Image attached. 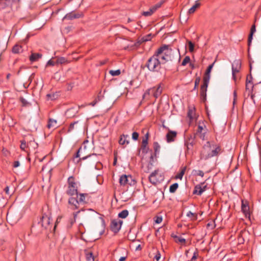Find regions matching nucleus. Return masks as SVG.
I'll return each mask as SVG.
<instances>
[{
  "label": "nucleus",
  "instance_id": "nucleus-27",
  "mask_svg": "<svg viewBox=\"0 0 261 261\" xmlns=\"http://www.w3.org/2000/svg\"><path fill=\"white\" fill-rule=\"evenodd\" d=\"M252 76L251 74L250 73L249 75L247 76L246 81V89L249 90L250 88H249V84H250V88H253V85L252 83Z\"/></svg>",
  "mask_w": 261,
  "mask_h": 261
},
{
  "label": "nucleus",
  "instance_id": "nucleus-61",
  "mask_svg": "<svg viewBox=\"0 0 261 261\" xmlns=\"http://www.w3.org/2000/svg\"><path fill=\"white\" fill-rule=\"evenodd\" d=\"M61 217H58L57 218V220H56V224H55V226H54V229H55V228H56V226H57V224L60 222V221L61 220Z\"/></svg>",
  "mask_w": 261,
  "mask_h": 261
},
{
  "label": "nucleus",
  "instance_id": "nucleus-20",
  "mask_svg": "<svg viewBox=\"0 0 261 261\" xmlns=\"http://www.w3.org/2000/svg\"><path fill=\"white\" fill-rule=\"evenodd\" d=\"M177 135V133L175 131L169 130L166 135L167 142L169 143L173 142Z\"/></svg>",
  "mask_w": 261,
  "mask_h": 261
},
{
  "label": "nucleus",
  "instance_id": "nucleus-7",
  "mask_svg": "<svg viewBox=\"0 0 261 261\" xmlns=\"http://www.w3.org/2000/svg\"><path fill=\"white\" fill-rule=\"evenodd\" d=\"M123 221L120 219H114L111 221L110 227L114 233H117L120 229Z\"/></svg>",
  "mask_w": 261,
  "mask_h": 261
},
{
  "label": "nucleus",
  "instance_id": "nucleus-12",
  "mask_svg": "<svg viewBox=\"0 0 261 261\" xmlns=\"http://www.w3.org/2000/svg\"><path fill=\"white\" fill-rule=\"evenodd\" d=\"M158 170H155L150 174L148 177L149 181L152 185H156L157 183L160 182V181L162 180V178L160 179L158 178Z\"/></svg>",
  "mask_w": 261,
  "mask_h": 261
},
{
  "label": "nucleus",
  "instance_id": "nucleus-57",
  "mask_svg": "<svg viewBox=\"0 0 261 261\" xmlns=\"http://www.w3.org/2000/svg\"><path fill=\"white\" fill-rule=\"evenodd\" d=\"M19 162L18 161H14L13 163V167L17 168L19 166Z\"/></svg>",
  "mask_w": 261,
  "mask_h": 261
},
{
  "label": "nucleus",
  "instance_id": "nucleus-53",
  "mask_svg": "<svg viewBox=\"0 0 261 261\" xmlns=\"http://www.w3.org/2000/svg\"><path fill=\"white\" fill-rule=\"evenodd\" d=\"M194 112L192 110H189L188 112V116L190 119H192L193 118V114Z\"/></svg>",
  "mask_w": 261,
  "mask_h": 261
},
{
  "label": "nucleus",
  "instance_id": "nucleus-45",
  "mask_svg": "<svg viewBox=\"0 0 261 261\" xmlns=\"http://www.w3.org/2000/svg\"><path fill=\"white\" fill-rule=\"evenodd\" d=\"M185 168L184 169H183L179 173H178L177 174V175L176 176V178L181 179L182 178V176L185 173Z\"/></svg>",
  "mask_w": 261,
  "mask_h": 261
},
{
  "label": "nucleus",
  "instance_id": "nucleus-18",
  "mask_svg": "<svg viewBox=\"0 0 261 261\" xmlns=\"http://www.w3.org/2000/svg\"><path fill=\"white\" fill-rule=\"evenodd\" d=\"M99 156V155H97L96 154H92L88 155H87L86 156L83 157L82 158H81L80 160H85L87 159H89L90 161L93 163L94 164H95L96 163L98 162V157Z\"/></svg>",
  "mask_w": 261,
  "mask_h": 261
},
{
  "label": "nucleus",
  "instance_id": "nucleus-14",
  "mask_svg": "<svg viewBox=\"0 0 261 261\" xmlns=\"http://www.w3.org/2000/svg\"><path fill=\"white\" fill-rule=\"evenodd\" d=\"M83 16V15L82 13H75L74 11H72L66 14L63 19L72 20L73 19L82 17Z\"/></svg>",
  "mask_w": 261,
  "mask_h": 261
},
{
  "label": "nucleus",
  "instance_id": "nucleus-64",
  "mask_svg": "<svg viewBox=\"0 0 261 261\" xmlns=\"http://www.w3.org/2000/svg\"><path fill=\"white\" fill-rule=\"evenodd\" d=\"M126 256H122L119 259V261H124L126 259Z\"/></svg>",
  "mask_w": 261,
  "mask_h": 261
},
{
  "label": "nucleus",
  "instance_id": "nucleus-60",
  "mask_svg": "<svg viewBox=\"0 0 261 261\" xmlns=\"http://www.w3.org/2000/svg\"><path fill=\"white\" fill-rule=\"evenodd\" d=\"M4 191L5 192V193H6L7 195H10V193H9V187L7 186V187L4 189Z\"/></svg>",
  "mask_w": 261,
  "mask_h": 261
},
{
  "label": "nucleus",
  "instance_id": "nucleus-51",
  "mask_svg": "<svg viewBox=\"0 0 261 261\" xmlns=\"http://www.w3.org/2000/svg\"><path fill=\"white\" fill-rule=\"evenodd\" d=\"M195 174L200 176L201 177H203L204 176V173L201 170H195Z\"/></svg>",
  "mask_w": 261,
  "mask_h": 261
},
{
  "label": "nucleus",
  "instance_id": "nucleus-28",
  "mask_svg": "<svg viewBox=\"0 0 261 261\" xmlns=\"http://www.w3.org/2000/svg\"><path fill=\"white\" fill-rule=\"evenodd\" d=\"M200 6V3L199 2V1H197L195 2V4L189 10L188 13L189 14L194 13L196 9H197Z\"/></svg>",
  "mask_w": 261,
  "mask_h": 261
},
{
  "label": "nucleus",
  "instance_id": "nucleus-32",
  "mask_svg": "<svg viewBox=\"0 0 261 261\" xmlns=\"http://www.w3.org/2000/svg\"><path fill=\"white\" fill-rule=\"evenodd\" d=\"M22 51V46L18 44L15 45L12 48V52L14 54H18Z\"/></svg>",
  "mask_w": 261,
  "mask_h": 261
},
{
  "label": "nucleus",
  "instance_id": "nucleus-36",
  "mask_svg": "<svg viewBox=\"0 0 261 261\" xmlns=\"http://www.w3.org/2000/svg\"><path fill=\"white\" fill-rule=\"evenodd\" d=\"M86 258L87 261H94V256L91 252L86 253Z\"/></svg>",
  "mask_w": 261,
  "mask_h": 261
},
{
  "label": "nucleus",
  "instance_id": "nucleus-22",
  "mask_svg": "<svg viewBox=\"0 0 261 261\" xmlns=\"http://www.w3.org/2000/svg\"><path fill=\"white\" fill-rule=\"evenodd\" d=\"M129 135H121L119 140V143L120 145H127L129 143V141L127 140L129 138Z\"/></svg>",
  "mask_w": 261,
  "mask_h": 261
},
{
  "label": "nucleus",
  "instance_id": "nucleus-23",
  "mask_svg": "<svg viewBox=\"0 0 261 261\" xmlns=\"http://www.w3.org/2000/svg\"><path fill=\"white\" fill-rule=\"evenodd\" d=\"M214 63L213 64L210 65L208 67H207L206 72L205 73L204 76L203 77V81L205 79H208L207 82H209L210 79V72L211 71L212 69L213 68V67L214 66Z\"/></svg>",
  "mask_w": 261,
  "mask_h": 261
},
{
  "label": "nucleus",
  "instance_id": "nucleus-35",
  "mask_svg": "<svg viewBox=\"0 0 261 261\" xmlns=\"http://www.w3.org/2000/svg\"><path fill=\"white\" fill-rule=\"evenodd\" d=\"M128 215V211L127 210H124L118 214V217L124 219L127 217Z\"/></svg>",
  "mask_w": 261,
  "mask_h": 261
},
{
  "label": "nucleus",
  "instance_id": "nucleus-47",
  "mask_svg": "<svg viewBox=\"0 0 261 261\" xmlns=\"http://www.w3.org/2000/svg\"><path fill=\"white\" fill-rule=\"evenodd\" d=\"M189 50L190 52H193L194 49V44L191 41H188Z\"/></svg>",
  "mask_w": 261,
  "mask_h": 261
},
{
  "label": "nucleus",
  "instance_id": "nucleus-50",
  "mask_svg": "<svg viewBox=\"0 0 261 261\" xmlns=\"http://www.w3.org/2000/svg\"><path fill=\"white\" fill-rule=\"evenodd\" d=\"M198 256V251L196 249V251L194 252L193 255L191 259V261H194Z\"/></svg>",
  "mask_w": 261,
  "mask_h": 261
},
{
  "label": "nucleus",
  "instance_id": "nucleus-8",
  "mask_svg": "<svg viewBox=\"0 0 261 261\" xmlns=\"http://www.w3.org/2000/svg\"><path fill=\"white\" fill-rule=\"evenodd\" d=\"M241 68V62L240 60H236L232 64V78L236 81V74L240 71Z\"/></svg>",
  "mask_w": 261,
  "mask_h": 261
},
{
  "label": "nucleus",
  "instance_id": "nucleus-42",
  "mask_svg": "<svg viewBox=\"0 0 261 261\" xmlns=\"http://www.w3.org/2000/svg\"><path fill=\"white\" fill-rule=\"evenodd\" d=\"M109 73L112 76H117L120 74L121 71L120 69H117L116 70H111L109 71Z\"/></svg>",
  "mask_w": 261,
  "mask_h": 261
},
{
  "label": "nucleus",
  "instance_id": "nucleus-52",
  "mask_svg": "<svg viewBox=\"0 0 261 261\" xmlns=\"http://www.w3.org/2000/svg\"><path fill=\"white\" fill-rule=\"evenodd\" d=\"M138 138H139V134L137 132H134L133 134H132V139L134 140H137L138 139Z\"/></svg>",
  "mask_w": 261,
  "mask_h": 261
},
{
  "label": "nucleus",
  "instance_id": "nucleus-5",
  "mask_svg": "<svg viewBox=\"0 0 261 261\" xmlns=\"http://www.w3.org/2000/svg\"><path fill=\"white\" fill-rule=\"evenodd\" d=\"M119 182L121 186H126L127 188L130 186H134L136 184V180L130 175L125 174L121 175L119 179Z\"/></svg>",
  "mask_w": 261,
  "mask_h": 261
},
{
  "label": "nucleus",
  "instance_id": "nucleus-3",
  "mask_svg": "<svg viewBox=\"0 0 261 261\" xmlns=\"http://www.w3.org/2000/svg\"><path fill=\"white\" fill-rule=\"evenodd\" d=\"M162 61L154 54L147 61L145 66L151 72H158L161 68Z\"/></svg>",
  "mask_w": 261,
  "mask_h": 261
},
{
  "label": "nucleus",
  "instance_id": "nucleus-37",
  "mask_svg": "<svg viewBox=\"0 0 261 261\" xmlns=\"http://www.w3.org/2000/svg\"><path fill=\"white\" fill-rule=\"evenodd\" d=\"M160 145L157 142L153 143V149L154 151V154L156 155V154L159 153L160 150Z\"/></svg>",
  "mask_w": 261,
  "mask_h": 261
},
{
  "label": "nucleus",
  "instance_id": "nucleus-2",
  "mask_svg": "<svg viewBox=\"0 0 261 261\" xmlns=\"http://www.w3.org/2000/svg\"><path fill=\"white\" fill-rule=\"evenodd\" d=\"M154 54L161 59L162 63L164 64L169 61L172 60L173 50L169 45H163L154 53Z\"/></svg>",
  "mask_w": 261,
  "mask_h": 261
},
{
  "label": "nucleus",
  "instance_id": "nucleus-58",
  "mask_svg": "<svg viewBox=\"0 0 261 261\" xmlns=\"http://www.w3.org/2000/svg\"><path fill=\"white\" fill-rule=\"evenodd\" d=\"M161 258V254L159 252H158V253H156V254L154 256V259L158 261Z\"/></svg>",
  "mask_w": 261,
  "mask_h": 261
},
{
  "label": "nucleus",
  "instance_id": "nucleus-26",
  "mask_svg": "<svg viewBox=\"0 0 261 261\" xmlns=\"http://www.w3.org/2000/svg\"><path fill=\"white\" fill-rule=\"evenodd\" d=\"M20 142L21 144L20 147L21 149L27 152H29V150L28 142L25 139H23L20 141Z\"/></svg>",
  "mask_w": 261,
  "mask_h": 261
},
{
  "label": "nucleus",
  "instance_id": "nucleus-29",
  "mask_svg": "<svg viewBox=\"0 0 261 261\" xmlns=\"http://www.w3.org/2000/svg\"><path fill=\"white\" fill-rule=\"evenodd\" d=\"M13 0H0V8H5L11 5Z\"/></svg>",
  "mask_w": 261,
  "mask_h": 261
},
{
  "label": "nucleus",
  "instance_id": "nucleus-48",
  "mask_svg": "<svg viewBox=\"0 0 261 261\" xmlns=\"http://www.w3.org/2000/svg\"><path fill=\"white\" fill-rule=\"evenodd\" d=\"M152 163L151 162H150L149 163H148L147 166L146 167V169L144 170V171L146 172H149V171L152 169Z\"/></svg>",
  "mask_w": 261,
  "mask_h": 261
},
{
  "label": "nucleus",
  "instance_id": "nucleus-56",
  "mask_svg": "<svg viewBox=\"0 0 261 261\" xmlns=\"http://www.w3.org/2000/svg\"><path fill=\"white\" fill-rule=\"evenodd\" d=\"M97 102H98V100H97V99H95V100H94L93 101H92V102H90V103H88V105H89V106H92V107H94V106H95V105H96Z\"/></svg>",
  "mask_w": 261,
  "mask_h": 261
},
{
  "label": "nucleus",
  "instance_id": "nucleus-39",
  "mask_svg": "<svg viewBox=\"0 0 261 261\" xmlns=\"http://www.w3.org/2000/svg\"><path fill=\"white\" fill-rule=\"evenodd\" d=\"M187 216L189 218H191L192 220H195L197 218V215L196 213H193L191 211L188 212L187 213Z\"/></svg>",
  "mask_w": 261,
  "mask_h": 261
},
{
  "label": "nucleus",
  "instance_id": "nucleus-13",
  "mask_svg": "<svg viewBox=\"0 0 261 261\" xmlns=\"http://www.w3.org/2000/svg\"><path fill=\"white\" fill-rule=\"evenodd\" d=\"M83 126L82 124L80 122V121H76L72 123H71L70 124L69 126L68 129V132H71L73 130H79L81 129H82Z\"/></svg>",
  "mask_w": 261,
  "mask_h": 261
},
{
  "label": "nucleus",
  "instance_id": "nucleus-63",
  "mask_svg": "<svg viewBox=\"0 0 261 261\" xmlns=\"http://www.w3.org/2000/svg\"><path fill=\"white\" fill-rule=\"evenodd\" d=\"M233 98H234V100H237V94L236 91H234L233 93Z\"/></svg>",
  "mask_w": 261,
  "mask_h": 261
},
{
  "label": "nucleus",
  "instance_id": "nucleus-43",
  "mask_svg": "<svg viewBox=\"0 0 261 261\" xmlns=\"http://www.w3.org/2000/svg\"><path fill=\"white\" fill-rule=\"evenodd\" d=\"M48 100H53L57 98V95L55 93H49L46 95Z\"/></svg>",
  "mask_w": 261,
  "mask_h": 261
},
{
  "label": "nucleus",
  "instance_id": "nucleus-10",
  "mask_svg": "<svg viewBox=\"0 0 261 261\" xmlns=\"http://www.w3.org/2000/svg\"><path fill=\"white\" fill-rule=\"evenodd\" d=\"M208 79H205L203 81V84L200 88V98L203 102H205L206 99V91L209 82H207Z\"/></svg>",
  "mask_w": 261,
  "mask_h": 261
},
{
  "label": "nucleus",
  "instance_id": "nucleus-34",
  "mask_svg": "<svg viewBox=\"0 0 261 261\" xmlns=\"http://www.w3.org/2000/svg\"><path fill=\"white\" fill-rule=\"evenodd\" d=\"M19 101L21 102L22 107H27L31 105V103L28 102L23 97H19Z\"/></svg>",
  "mask_w": 261,
  "mask_h": 261
},
{
  "label": "nucleus",
  "instance_id": "nucleus-4",
  "mask_svg": "<svg viewBox=\"0 0 261 261\" xmlns=\"http://www.w3.org/2000/svg\"><path fill=\"white\" fill-rule=\"evenodd\" d=\"M79 182L76 181L73 176L68 177L67 179V188L66 193L69 196H73L78 193Z\"/></svg>",
  "mask_w": 261,
  "mask_h": 261
},
{
  "label": "nucleus",
  "instance_id": "nucleus-59",
  "mask_svg": "<svg viewBox=\"0 0 261 261\" xmlns=\"http://www.w3.org/2000/svg\"><path fill=\"white\" fill-rule=\"evenodd\" d=\"M55 64V62L51 60H49L47 63V65L54 66Z\"/></svg>",
  "mask_w": 261,
  "mask_h": 261
},
{
  "label": "nucleus",
  "instance_id": "nucleus-11",
  "mask_svg": "<svg viewBox=\"0 0 261 261\" xmlns=\"http://www.w3.org/2000/svg\"><path fill=\"white\" fill-rule=\"evenodd\" d=\"M206 188L207 186L204 185V182L200 183L195 186L193 194L201 195L206 190Z\"/></svg>",
  "mask_w": 261,
  "mask_h": 261
},
{
  "label": "nucleus",
  "instance_id": "nucleus-46",
  "mask_svg": "<svg viewBox=\"0 0 261 261\" xmlns=\"http://www.w3.org/2000/svg\"><path fill=\"white\" fill-rule=\"evenodd\" d=\"M200 77H197L196 79H195V86H194V89L193 90H195L197 88L199 84V83L200 82Z\"/></svg>",
  "mask_w": 261,
  "mask_h": 261
},
{
  "label": "nucleus",
  "instance_id": "nucleus-49",
  "mask_svg": "<svg viewBox=\"0 0 261 261\" xmlns=\"http://www.w3.org/2000/svg\"><path fill=\"white\" fill-rule=\"evenodd\" d=\"M152 92V88L147 89L144 93V94L143 95V98H145L147 96H149L150 94V92Z\"/></svg>",
  "mask_w": 261,
  "mask_h": 261
},
{
  "label": "nucleus",
  "instance_id": "nucleus-30",
  "mask_svg": "<svg viewBox=\"0 0 261 261\" xmlns=\"http://www.w3.org/2000/svg\"><path fill=\"white\" fill-rule=\"evenodd\" d=\"M57 120L50 118L48 120V124H47V127L48 128H51L53 127H56L57 125Z\"/></svg>",
  "mask_w": 261,
  "mask_h": 261
},
{
  "label": "nucleus",
  "instance_id": "nucleus-55",
  "mask_svg": "<svg viewBox=\"0 0 261 261\" xmlns=\"http://www.w3.org/2000/svg\"><path fill=\"white\" fill-rule=\"evenodd\" d=\"M203 129V126L202 125H199L197 130V133L201 134L202 133Z\"/></svg>",
  "mask_w": 261,
  "mask_h": 261
},
{
  "label": "nucleus",
  "instance_id": "nucleus-24",
  "mask_svg": "<svg viewBox=\"0 0 261 261\" xmlns=\"http://www.w3.org/2000/svg\"><path fill=\"white\" fill-rule=\"evenodd\" d=\"M42 55L40 53H32L30 56V60L32 62L38 61L39 59L41 58Z\"/></svg>",
  "mask_w": 261,
  "mask_h": 261
},
{
  "label": "nucleus",
  "instance_id": "nucleus-31",
  "mask_svg": "<svg viewBox=\"0 0 261 261\" xmlns=\"http://www.w3.org/2000/svg\"><path fill=\"white\" fill-rule=\"evenodd\" d=\"M148 141H146V139H143L142 141L141 144V149L143 152H147L148 149L147 147Z\"/></svg>",
  "mask_w": 261,
  "mask_h": 261
},
{
  "label": "nucleus",
  "instance_id": "nucleus-19",
  "mask_svg": "<svg viewBox=\"0 0 261 261\" xmlns=\"http://www.w3.org/2000/svg\"><path fill=\"white\" fill-rule=\"evenodd\" d=\"M83 209H81L77 212H74L73 213V218L69 219L68 221V223L67 224V227L68 228H70L72 227V225L75 222L76 219L77 218L78 214L81 212L83 211Z\"/></svg>",
  "mask_w": 261,
  "mask_h": 261
},
{
  "label": "nucleus",
  "instance_id": "nucleus-25",
  "mask_svg": "<svg viewBox=\"0 0 261 261\" xmlns=\"http://www.w3.org/2000/svg\"><path fill=\"white\" fill-rule=\"evenodd\" d=\"M29 146V150L30 151L31 150H35L38 148V144L34 141V140L27 141Z\"/></svg>",
  "mask_w": 261,
  "mask_h": 261
},
{
  "label": "nucleus",
  "instance_id": "nucleus-62",
  "mask_svg": "<svg viewBox=\"0 0 261 261\" xmlns=\"http://www.w3.org/2000/svg\"><path fill=\"white\" fill-rule=\"evenodd\" d=\"M148 138H149V133L147 132L145 134V137L143 138V139H146V141H148Z\"/></svg>",
  "mask_w": 261,
  "mask_h": 261
},
{
  "label": "nucleus",
  "instance_id": "nucleus-1",
  "mask_svg": "<svg viewBox=\"0 0 261 261\" xmlns=\"http://www.w3.org/2000/svg\"><path fill=\"white\" fill-rule=\"evenodd\" d=\"M221 152L222 149L220 145L214 142L207 141L200 151V158L201 160H207L212 157L218 156Z\"/></svg>",
  "mask_w": 261,
  "mask_h": 261
},
{
  "label": "nucleus",
  "instance_id": "nucleus-44",
  "mask_svg": "<svg viewBox=\"0 0 261 261\" xmlns=\"http://www.w3.org/2000/svg\"><path fill=\"white\" fill-rule=\"evenodd\" d=\"M190 61V58L189 56H186L185 58L184 59L183 61L181 63L182 66H185L188 63H189Z\"/></svg>",
  "mask_w": 261,
  "mask_h": 261
},
{
  "label": "nucleus",
  "instance_id": "nucleus-21",
  "mask_svg": "<svg viewBox=\"0 0 261 261\" xmlns=\"http://www.w3.org/2000/svg\"><path fill=\"white\" fill-rule=\"evenodd\" d=\"M255 32H256V26H255V24L254 23L251 26V29H250V34H249V36H248V45L249 46H250L251 45V42H252V39H253V35L254 33Z\"/></svg>",
  "mask_w": 261,
  "mask_h": 261
},
{
  "label": "nucleus",
  "instance_id": "nucleus-41",
  "mask_svg": "<svg viewBox=\"0 0 261 261\" xmlns=\"http://www.w3.org/2000/svg\"><path fill=\"white\" fill-rule=\"evenodd\" d=\"M57 64H65L67 63V59L64 57H59L57 59Z\"/></svg>",
  "mask_w": 261,
  "mask_h": 261
},
{
  "label": "nucleus",
  "instance_id": "nucleus-16",
  "mask_svg": "<svg viewBox=\"0 0 261 261\" xmlns=\"http://www.w3.org/2000/svg\"><path fill=\"white\" fill-rule=\"evenodd\" d=\"M162 91L161 84H159L156 87L152 88V93L153 97L155 98H158L161 95Z\"/></svg>",
  "mask_w": 261,
  "mask_h": 261
},
{
  "label": "nucleus",
  "instance_id": "nucleus-17",
  "mask_svg": "<svg viewBox=\"0 0 261 261\" xmlns=\"http://www.w3.org/2000/svg\"><path fill=\"white\" fill-rule=\"evenodd\" d=\"M241 209L246 217L250 216L249 206L247 201L242 200Z\"/></svg>",
  "mask_w": 261,
  "mask_h": 261
},
{
  "label": "nucleus",
  "instance_id": "nucleus-9",
  "mask_svg": "<svg viewBox=\"0 0 261 261\" xmlns=\"http://www.w3.org/2000/svg\"><path fill=\"white\" fill-rule=\"evenodd\" d=\"M68 208L72 211L76 210L79 208L80 202L78 201V199L76 197L70 196L68 200Z\"/></svg>",
  "mask_w": 261,
  "mask_h": 261
},
{
  "label": "nucleus",
  "instance_id": "nucleus-40",
  "mask_svg": "<svg viewBox=\"0 0 261 261\" xmlns=\"http://www.w3.org/2000/svg\"><path fill=\"white\" fill-rule=\"evenodd\" d=\"M173 237L174 238L175 241L176 243H180L181 244H184L186 243V240L181 237L175 236Z\"/></svg>",
  "mask_w": 261,
  "mask_h": 261
},
{
  "label": "nucleus",
  "instance_id": "nucleus-15",
  "mask_svg": "<svg viewBox=\"0 0 261 261\" xmlns=\"http://www.w3.org/2000/svg\"><path fill=\"white\" fill-rule=\"evenodd\" d=\"M76 196L78 199V201L80 202V203L85 204L88 203L89 200L88 194L78 193Z\"/></svg>",
  "mask_w": 261,
  "mask_h": 261
},
{
  "label": "nucleus",
  "instance_id": "nucleus-6",
  "mask_svg": "<svg viewBox=\"0 0 261 261\" xmlns=\"http://www.w3.org/2000/svg\"><path fill=\"white\" fill-rule=\"evenodd\" d=\"M51 221V215L50 212L42 214V217L39 222L42 227L45 229H50V222Z\"/></svg>",
  "mask_w": 261,
  "mask_h": 261
},
{
  "label": "nucleus",
  "instance_id": "nucleus-33",
  "mask_svg": "<svg viewBox=\"0 0 261 261\" xmlns=\"http://www.w3.org/2000/svg\"><path fill=\"white\" fill-rule=\"evenodd\" d=\"M156 10V8H150L149 10L144 11L142 13L143 15L145 16H151Z\"/></svg>",
  "mask_w": 261,
  "mask_h": 261
},
{
  "label": "nucleus",
  "instance_id": "nucleus-38",
  "mask_svg": "<svg viewBox=\"0 0 261 261\" xmlns=\"http://www.w3.org/2000/svg\"><path fill=\"white\" fill-rule=\"evenodd\" d=\"M178 187V184L177 183H174L170 186L169 188V191L170 193H174Z\"/></svg>",
  "mask_w": 261,
  "mask_h": 261
},
{
  "label": "nucleus",
  "instance_id": "nucleus-54",
  "mask_svg": "<svg viewBox=\"0 0 261 261\" xmlns=\"http://www.w3.org/2000/svg\"><path fill=\"white\" fill-rule=\"evenodd\" d=\"M162 221V217H156L155 220V222L157 224H159L161 223Z\"/></svg>",
  "mask_w": 261,
  "mask_h": 261
}]
</instances>
